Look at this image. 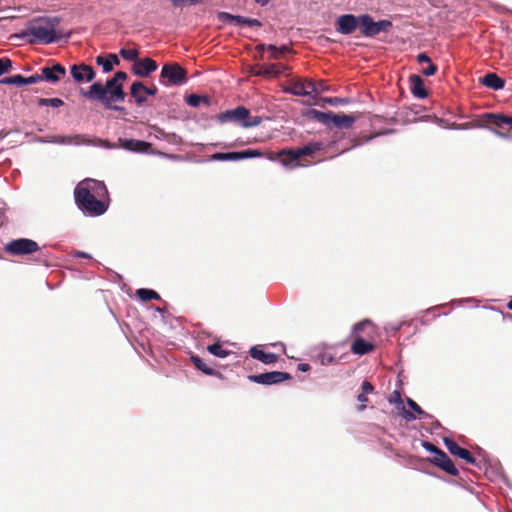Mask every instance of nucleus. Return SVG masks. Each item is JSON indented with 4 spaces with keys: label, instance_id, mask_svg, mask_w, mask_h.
<instances>
[{
    "label": "nucleus",
    "instance_id": "nucleus-8",
    "mask_svg": "<svg viewBox=\"0 0 512 512\" xmlns=\"http://www.w3.org/2000/svg\"><path fill=\"white\" fill-rule=\"evenodd\" d=\"M392 27V22L389 20L374 21L373 18L368 15H360V32L366 37H374L380 32H388Z\"/></svg>",
    "mask_w": 512,
    "mask_h": 512
},
{
    "label": "nucleus",
    "instance_id": "nucleus-40",
    "mask_svg": "<svg viewBox=\"0 0 512 512\" xmlns=\"http://www.w3.org/2000/svg\"><path fill=\"white\" fill-rule=\"evenodd\" d=\"M217 18L222 22L234 23L235 15L228 12H219Z\"/></svg>",
    "mask_w": 512,
    "mask_h": 512
},
{
    "label": "nucleus",
    "instance_id": "nucleus-52",
    "mask_svg": "<svg viewBox=\"0 0 512 512\" xmlns=\"http://www.w3.org/2000/svg\"><path fill=\"white\" fill-rule=\"evenodd\" d=\"M340 101H341V100H340L339 98H329V99L327 100V102H328V103H330V104H336V103H338V102H340Z\"/></svg>",
    "mask_w": 512,
    "mask_h": 512
},
{
    "label": "nucleus",
    "instance_id": "nucleus-23",
    "mask_svg": "<svg viewBox=\"0 0 512 512\" xmlns=\"http://www.w3.org/2000/svg\"><path fill=\"white\" fill-rule=\"evenodd\" d=\"M286 67L281 64H263L253 67V74L257 76H277Z\"/></svg>",
    "mask_w": 512,
    "mask_h": 512
},
{
    "label": "nucleus",
    "instance_id": "nucleus-28",
    "mask_svg": "<svg viewBox=\"0 0 512 512\" xmlns=\"http://www.w3.org/2000/svg\"><path fill=\"white\" fill-rule=\"evenodd\" d=\"M374 391L373 385L369 381H364L361 386V393L357 396L360 405L358 406L359 411H363L366 408L368 402V395Z\"/></svg>",
    "mask_w": 512,
    "mask_h": 512
},
{
    "label": "nucleus",
    "instance_id": "nucleus-35",
    "mask_svg": "<svg viewBox=\"0 0 512 512\" xmlns=\"http://www.w3.org/2000/svg\"><path fill=\"white\" fill-rule=\"evenodd\" d=\"M38 104L40 106H51L54 108H58L64 105V102L60 98H39Z\"/></svg>",
    "mask_w": 512,
    "mask_h": 512
},
{
    "label": "nucleus",
    "instance_id": "nucleus-31",
    "mask_svg": "<svg viewBox=\"0 0 512 512\" xmlns=\"http://www.w3.org/2000/svg\"><path fill=\"white\" fill-rule=\"evenodd\" d=\"M207 351L209 353H211L212 355L220 357V358H225L230 353L228 350L224 349L219 342L209 345L207 347Z\"/></svg>",
    "mask_w": 512,
    "mask_h": 512
},
{
    "label": "nucleus",
    "instance_id": "nucleus-6",
    "mask_svg": "<svg viewBox=\"0 0 512 512\" xmlns=\"http://www.w3.org/2000/svg\"><path fill=\"white\" fill-rule=\"evenodd\" d=\"M312 113L318 122L328 127L349 128L354 123V117L345 114H336L331 111L321 112L317 110H313Z\"/></svg>",
    "mask_w": 512,
    "mask_h": 512
},
{
    "label": "nucleus",
    "instance_id": "nucleus-22",
    "mask_svg": "<svg viewBox=\"0 0 512 512\" xmlns=\"http://www.w3.org/2000/svg\"><path fill=\"white\" fill-rule=\"evenodd\" d=\"M157 69V63L151 58L136 60L132 71L139 77H147Z\"/></svg>",
    "mask_w": 512,
    "mask_h": 512
},
{
    "label": "nucleus",
    "instance_id": "nucleus-2",
    "mask_svg": "<svg viewBox=\"0 0 512 512\" xmlns=\"http://www.w3.org/2000/svg\"><path fill=\"white\" fill-rule=\"evenodd\" d=\"M61 19L58 16H40L30 20L26 29L15 34V37L25 40L28 44H51L62 37L69 38L70 33L64 34L57 29Z\"/></svg>",
    "mask_w": 512,
    "mask_h": 512
},
{
    "label": "nucleus",
    "instance_id": "nucleus-7",
    "mask_svg": "<svg viewBox=\"0 0 512 512\" xmlns=\"http://www.w3.org/2000/svg\"><path fill=\"white\" fill-rule=\"evenodd\" d=\"M4 250L11 256H25L38 252L40 246L32 239L18 238L8 242Z\"/></svg>",
    "mask_w": 512,
    "mask_h": 512
},
{
    "label": "nucleus",
    "instance_id": "nucleus-42",
    "mask_svg": "<svg viewBox=\"0 0 512 512\" xmlns=\"http://www.w3.org/2000/svg\"><path fill=\"white\" fill-rule=\"evenodd\" d=\"M422 446L429 452L431 453H434V456H438V453L439 452H442L441 449H439L437 446H435L434 444L430 443V442H427V441H424Z\"/></svg>",
    "mask_w": 512,
    "mask_h": 512
},
{
    "label": "nucleus",
    "instance_id": "nucleus-41",
    "mask_svg": "<svg viewBox=\"0 0 512 512\" xmlns=\"http://www.w3.org/2000/svg\"><path fill=\"white\" fill-rule=\"evenodd\" d=\"M157 132L161 136L165 137L169 142L178 143L180 140V138L174 133L168 134V133H165L164 130H162V129H158Z\"/></svg>",
    "mask_w": 512,
    "mask_h": 512
},
{
    "label": "nucleus",
    "instance_id": "nucleus-25",
    "mask_svg": "<svg viewBox=\"0 0 512 512\" xmlns=\"http://www.w3.org/2000/svg\"><path fill=\"white\" fill-rule=\"evenodd\" d=\"M389 402L392 403V404H395L397 406V408L400 410V415L406 419L407 421H412V420H415L416 419V416L413 412L407 410L405 407H404V404H403V400L401 398V394L400 392L398 391H394L390 396H389Z\"/></svg>",
    "mask_w": 512,
    "mask_h": 512
},
{
    "label": "nucleus",
    "instance_id": "nucleus-11",
    "mask_svg": "<svg viewBox=\"0 0 512 512\" xmlns=\"http://www.w3.org/2000/svg\"><path fill=\"white\" fill-rule=\"evenodd\" d=\"M264 156V153L258 149H248L237 152H217L211 155V160L214 161H238L248 158H257Z\"/></svg>",
    "mask_w": 512,
    "mask_h": 512
},
{
    "label": "nucleus",
    "instance_id": "nucleus-50",
    "mask_svg": "<svg viewBox=\"0 0 512 512\" xmlns=\"http://www.w3.org/2000/svg\"><path fill=\"white\" fill-rule=\"evenodd\" d=\"M268 45H269V44H259V45H257V46H256V49H257L258 51H264V50H267V46H268Z\"/></svg>",
    "mask_w": 512,
    "mask_h": 512
},
{
    "label": "nucleus",
    "instance_id": "nucleus-29",
    "mask_svg": "<svg viewBox=\"0 0 512 512\" xmlns=\"http://www.w3.org/2000/svg\"><path fill=\"white\" fill-rule=\"evenodd\" d=\"M191 362L194 364V366L202 371L206 375L211 376H220V372L214 370L213 368L209 367L199 356L192 355L191 356Z\"/></svg>",
    "mask_w": 512,
    "mask_h": 512
},
{
    "label": "nucleus",
    "instance_id": "nucleus-21",
    "mask_svg": "<svg viewBox=\"0 0 512 512\" xmlns=\"http://www.w3.org/2000/svg\"><path fill=\"white\" fill-rule=\"evenodd\" d=\"M482 121L485 125H494L497 128L503 129L505 126L512 129V116L496 113H485L482 116Z\"/></svg>",
    "mask_w": 512,
    "mask_h": 512
},
{
    "label": "nucleus",
    "instance_id": "nucleus-15",
    "mask_svg": "<svg viewBox=\"0 0 512 512\" xmlns=\"http://www.w3.org/2000/svg\"><path fill=\"white\" fill-rule=\"evenodd\" d=\"M40 71L41 74H38V77L41 78V81L45 80L50 83H57L66 75L65 67L59 63H56L51 67L44 66Z\"/></svg>",
    "mask_w": 512,
    "mask_h": 512
},
{
    "label": "nucleus",
    "instance_id": "nucleus-4",
    "mask_svg": "<svg viewBox=\"0 0 512 512\" xmlns=\"http://www.w3.org/2000/svg\"><path fill=\"white\" fill-rule=\"evenodd\" d=\"M322 149V144L319 142H311L297 149H283L277 154L273 152L267 155L268 159L276 160L280 158V162L283 166L290 169H294L300 166H307V164L301 163L300 159L304 156H311L315 152Z\"/></svg>",
    "mask_w": 512,
    "mask_h": 512
},
{
    "label": "nucleus",
    "instance_id": "nucleus-9",
    "mask_svg": "<svg viewBox=\"0 0 512 512\" xmlns=\"http://www.w3.org/2000/svg\"><path fill=\"white\" fill-rule=\"evenodd\" d=\"M370 321L364 320L354 325L353 327V335L354 340L351 344V352L355 355H365L371 353L375 349V345L372 342L366 341L361 335L360 332L365 328V326L370 325Z\"/></svg>",
    "mask_w": 512,
    "mask_h": 512
},
{
    "label": "nucleus",
    "instance_id": "nucleus-14",
    "mask_svg": "<svg viewBox=\"0 0 512 512\" xmlns=\"http://www.w3.org/2000/svg\"><path fill=\"white\" fill-rule=\"evenodd\" d=\"M158 92V89L156 86L146 87L144 84L140 81H136L131 85L130 94L135 99L138 106H141L143 103L146 102V96L145 95H156Z\"/></svg>",
    "mask_w": 512,
    "mask_h": 512
},
{
    "label": "nucleus",
    "instance_id": "nucleus-16",
    "mask_svg": "<svg viewBox=\"0 0 512 512\" xmlns=\"http://www.w3.org/2000/svg\"><path fill=\"white\" fill-rule=\"evenodd\" d=\"M73 79L78 82H90L95 78L94 69L84 63L75 64L70 69Z\"/></svg>",
    "mask_w": 512,
    "mask_h": 512
},
{
    "label": "nucleus",
    "instance_id": "nucleus-55",
    "mask_svg": "<svg viewBox=\"0 0 512 512\" xmlns=\"http://www.w3.org/2000/svg\"><path fill=\"white\" fill-rule=\"evenodd\" d=\"M494 132H495L497 135H499L500 137H505V136H506V134H505L504 132H501V131H499V130H494Z\"/></svg>",
    "mask_w": 512,
    "mask_h": 512
},
{
    "label": "nucleus",
    "instance_id": "nucleus-1",
    "mask_svg": "<svg viewBox=\"0 0 512 512\" xmlns=\"http://www.w3.org/2000/svg\"><path fill=\"white\" fill-rule=\"evenodd\" d=\"M74 198L78 208L89 216H100L108 209V189L98 180L85 179L74 190Z\"/></svg>",
    "mask_w": 512,
    "mask_h": 512
},
{
    "label": "nucleus",
    "instance_id": "nucleus-56",
    "mask_svg": "<svg viewBox=\"0 0 512 512\" xmlns=\"http://www.w3.org/2000/svg\"><path fill=\"white\" fill-rule=\"evenodd\" d=\"M508 309L512 310V299L507 304Z\"/></svg>",
    "mask_w": 512,
    "mask_h": 512
},
{
    "label": "nucleus",
    "instance_id": "nucleus-57",
    "mask_svg": "<svg viewBox=\"0 0 512 512\" xmlns=\"http://www.w3.org/2000/svg\"><path fill=\"white\" fill-rule=\"evenodd\" d=\"M238 144L237 143H234L232 145H230V147H236Z\"/></svg>",
    "mask_w": 512,
    "mask_h": 512
},
{
    "label": "nucleus",
    "instance_id": "nucleus-12",
    "mask_svg": "<svg viewBox=\"0 0 512 512\" xmlns=\"http://www.w3.org/2000/svg\"><path fill=\"white\" fill-rule=\"evenodd\" d=\"M248 379L251 382L262 385H273L292 379V376L287 372L271 371L261 374L249 375Z\"/></svg>",
    "mask_w": 512,
    "mask_h": 512
},
{
    "label": "nucleus",
    "instance_id": "nucleus-5",
    "mask_svg": "<svg viewBox=\"0 0 512 512\" xmlns=\"http://www.w3.org/2000/svg\"><path fill=\"white\" fill-rule=\"evenodd\" d=\"M218 120L221 123L235 122L244 128L255 127L262 122L260 116H252L250 111L243 106L221 113Z\"/></svg>",
    "mask_w": 512,
    "mask_h": 512
},
{
    "label": "nucleus",
    "instance_id": "nucleus-10",
    "mask_svg": "<svg viewBox=\"0 0 512 512\" xmlns=\"http://www.w3.org/2000/svg\"><path fill=\"white\" fill-rule=\"evenodd\" d=\"M160 77L167 79L166 85L179 86L186 82L187 72L177 63L165 64L162 67Z\"/></svg>",
    "mask_w": 512,
    "mask_h": 512
},
{
    "label": "nucleus",
    "instance_id": "nucleus-47",
    "mask_svg": "<svg viewBox=\"0 0 512 512\" xmlns=\"http://www.w3.org/2000/svg\"><path fill=\"white\" fill-rule=\"evenodd\" d=\"M417 61L418 63L420 64H423V63H431V59L429 58V56L426 54V53H420L417 55Z\"/></svg>",
    "mask_w": 512,
    "mask_h": 512
},
{
    "label": "nucleus",
    "instance_id": "nucleus-51",
    "mask_svg": "<svg viewBox=\"0 0 512 512\" xmlns=\"http://www.w3.org/2000/svg\"><path fill=\"white\" fill-rule=\"evenodd\" d=\"M279 50L281 55L290 51L289 47L286 45H283Z\"/></svg>",
    "mask_w": 512,
    "mask_h": 512
},
{
    "label": "nucleus",
    "instance_id": "nucleus-36",
    "mask_svg": "<svg viewBox=\"0 0 512 512\" xmlns=\"http://www.w3.org/2000/svg\"><path fill=\"white\" fill-rule=\"evenodd\" d=\"M186 102L188 105L192 106V107H197L200 105L201 102H204L206 104L209 103V100L207 97L205 96H200V95H196V94H191L189 95L187 98H186Z\"/></svg>",
    "mask_w": 512,
    "mask_h": 512
},
{
    "label": "nucleus",
    "instance_id": "nucleus-27",
    "mask_svg": "<svg viewBox=\"0 0 512 512\" xmlns=\"http://www.w3.org/2000/svg\"><path fill=\"white\" fill-rule=\"evenodd\" d=\"M481 83L493 90H500L505 86V80L499 77L496 73H487L482 78Z\"/></svg>",
    "mask_w": 512,
    "mask_h": 512
},
{
    "label": "nucleus",
    "instance_id": "nucleus-33",
    "mask_svg": "<svg viewBox=\"0 0 512 512\" xmlns=\"http://www.w3.org/2000/svg\"><path fill=\"white\" fill-rule=\"evenodd\" d=\"M234 23L236 25H247V26H257V27H260L262 24L261 22L258 20V19H254V18H247V17H243V16H240V15H235V20H234Z\"/></svg>",
    "mask_w": 512,
    "mask_h": 512
},
{
    "label": "nucleus",
    "instance_id": "nucleus-53",
    "mask_svg": "<svg viewBox=\"0 0 512 512\" xmlns=\"http://www.w3.org/2000/svg\"><path fill=\"white\" fill-rule=\"evenodd\" d=\"M255 2H257L258 4H260L261 6H265L269 3L270 0H254Z\"/></svg>",
    "mask_w": 512,
    "mask_h": 512
},
{
    "label": "nucleus",
    "instance_id": "nucleus-49",
    "mask_svg": "<svg viewBox=\"0 0 512 512\" xmlns=\"http://www.w3.org/2000/svg\"><path fill=\"white\" fill-rule=\"evenodd\" d=\"M298 370L302 371V372H307L310 370V365L307 364V363H300L298 365Z\"/></svg>",
    "mask_w": 512,
    "mask_h": 512
},
{
    "label": "nucleus",
    "instance_id": "nucleus-18",
    "mask_svg": "<svg viewBox=\"0 0 512 512\" xmlns=\"http://www.w3.org/2000/svg\"><path fill=\"white\" fill-rule=\"evenodd\" d=\"M431 463L441 468L443 471L452 476H458L459 471L455 467L453 461L449 458V456L444 452H439L438 456H433L429 459Z\"/></svg>",
    "mask_w": 512,
    "mask_h": 512
},
{
    "label": "nucleus",
    "instance_id": "nucleus-45",
    "mask_svg": "<svg viewBox=\"0 0 512 512\" xmlns=\"http://www.w3.org/2000/svg\"><path fill=\"white\" fill-rule=\"evenodd\" d=\"M267 50L271 52V58L279 59L281 57L280 50L276 46L269 44Z\"/></svg>",
    "mask_w": 512,
    "mask_h": 512
},
{
    "label": "nucleus",
    "instance_id": "nucleus-24",
    "mask_svg": "<svg viewBox=\"0 0 512 512\" xmlns=\"http://www.w3.org/2000/svg\"><path fill=\"white\" fill-rule=\"evenodd\" d=\"M409 83H410V90L415 97L424 99L428 96V91L424 87V81L419 75H417V74L410 75Z\"/></svg>",
    "mask_w": 512,
    "mask_h": 512
},
{
    "label": "nucleus",
    "instance_id": "nucleus-44",
    "mask_svg": "<svg viewBox=\"0 0 512 512\" xmlns=\"http://www.w3.org/2000/svg\"><path fill=\"white\" fill-rule=\"evenodd\" d=\"M437 72V66L433 64L432 62L428 64L427 67L422 69V73L425 76H432Z\"/></svg>",
    "mask_w": 512,
    "mask_h": 512
},
{
    "label": "nucleus",
    "instance_id": "nucleus-13",
    "mask_svg": "<svg viewBox=\"0 0 512 512\" xmlns=\"http://www.w3.org/2000/svg\"><path fill=\"white\" fill-rule=\"evenodd\" d=\"M360 25V16H355L353 14H344L337 18L336 20V30L337 32L349 35L352 34Z\"/></svg>",
    "mask_w": 512,
    "mask_h": 512
},
{
    "label": "nucleus",
    "instance_id": "nucleus-3",
    "mask_svg": "<svg viewBox=\"0 0 512 512\" xmlns=\"http://www.w3.org/2000/svg\"><path fill=\"white\" fill-rule=\"evenodd\" d=\"M127 78L126 72L118 71L106 81L105 86L101 82H95L88 90H81V95L87 99L100 101L107 109L120 111L122 108L113 105V103L125 100L126 93L124 92L123 82Z\"/></svg>",
    "mask_w": 512,
    "mask_h": 512
},
{
    "label": "nucleus",
    "instance_id": "nucleus-19",
    "mask_svg": "<svg viewBox=\"0 0 512 512\" xmlns=\"http://www.w3.org/2000/svg\"><path fill=\"white\" fill-rule=\"evenodd\" d=\"M119 147L136 153H146L151 148V143L137 139H118Z\"/></svg>",
    "mask_w": 512,
    "mask_h": 512
},
{
    "label": "nucleus",
    "instance_id": "nucleus-34",
    "mask_svg": "<svg viewBox=\"0 0 512 512\" xmlns=\"http://www.w3.org/2000/svg\"><path fill=\"white\" fill-rule=\"evenodd\" d=\"M407 405L416 413V418H428L430 415L426 413L414 400L407 398Z\"/></svg>",
    "mask_w": 512,
    "mask_h": 512
},
{
    "label": "nucleus",
    "instance_id": "nucleus-39",
    "mask_svg": "<svg viewBox=\"0 0 512 512\" xmlns=\"http://www.w3.org/2000/svg\"><path fill=\"white\" fill-rule=\"evenodd\" d=\"M12 68V61L9 58H0V76L7 73Z\"/></svg>",
    "mask_w": 512,
    "mask_h": 512
},
{
    "label": "nucleus",
    "instance_id": "nucleus-26",
    "mask_svg": "<svg viewBox=\"0 0 512 512\" xmlns=\"http://www.w3.org/2000/svg\"><path fill=\"white\" fill-rule=\"evenodd\" d=\"M252 358L261 361L264 364H272L278 360V355L263 351L260 346H253L249 350Z\"/></svg>",
    "mask_w": 512,
    "mask_h": 512
},
{
    "label": "nucleus",
    "instance_id": "nucleus-37",
    "mask_svg": "<svg viewBox=\"0 0 512 512\" xmlns=\"http://www.w3.org/2000/svg\"><path fill=\"white\" fill-rule=\"evenodd\" d=\"M120 55L128 61H134L137 59L139 52L136 49H121Z\"/></svg>",
    "mask_w": 512,
    "mask_h": 512
},
{
    "label": "nucleus",
    "instance_id": "nucleus-43",
    "mask_svg": "<svg viewBox=\"0 0 512 512\" xmlns=\"http://www.w3.org/2000/svg\"><path fill=\"white\" fill-rule=\"evenodd\" d=\"M313 84L315 87V92H314L315 94L322 93L328 89L327 85L322 80H319V81L313 80Z\"/></svg>",
    "mask_w": 512,
    "mask_h": 512
},
{
    "label": "nucleus",
    "instance_id": "nucleus-54",
    "mask_svg": "<svg viewBox=\"0 0 512 512\" xmlns=\"http://www.w3.org/2000/svg\"><path fill=\"white\" fill-rule=\"evenodd\" d=\"M77 255L79 257H83V258H90V256L88 254L84 253V252H79Z\"/></svg>",
    "mask_w": 512,
    "mask_h": 512
},
{
    "label": "nucleus",
    "instance_id": "nucleus-46",
    "mask_svg": "<svg viewBox=\"0 0 512 512\" xmlns=\"http://www.w3.org/2000/svg\"><path fill=\"white\" fill-rule=\"evenodd\" d=\"M0 83L6 84V85H16L17 86L16 75L5 77L0 80Z\"/></svg>",
    "mask_w": 512,
    "mask_h": 512
},
{
    "label": "nucleus",
    "instance_id": "nucleus-17",
    "mask_svg": "<svg viewBox=\"0 0 512 512\" xmlns=\"http://www.w3.org/2000/svg\"><path fill=\"white\" fill-rule=\"evenodd\" d=\"M288 92L298 96H308L315 92L312 79H299L290 83Z\"/></svg>",
    "mask_w": 512,
    "mask_h": 512
},
{
    "label": "nucleus",
    "instance_id": "nucleus-30",
    "mask_svg": "<svg viewBox=\"0 0 512 512\" xmlns=\"http://www.w3.org/2000/svg\"><path fill=\"white\" fill-rule=\"evenodd\" d=\"M138 298L144 302L160 299V295L151 289L141 288L136 291Z\"/></svg>",
    "mask_w": 512,
    "mask_h": 512
},
{
    "label": "nucleus",
    "instance_id": "nucleus-20",
    "mask_svg": "<svg viewBox=\"0 0 512 512\" xmlns=\"http://www.w3.org/2000/svg\"><path fill=\"white\" fill-rule=\"evenodd\" d=\"M444 444L447 448V450L454 456H457L463 460H465L467 463L476 464V459L473 457L471 452L465 448L460 447L454 440L452 439H445Z\"/></svg>",
    "mask_w": 512,
    "mask_h": 512
},
{
    "label": "nucleus",
    "instance_id": "nucleus-32",
    "mask_svg": "<svg viewBox=\"0 0 512 512\" xmlns=\"http://www.w3.org/2000/svg\"><path fill=\"white\" fill-rule=\"evenodd\" d=\"M16 81H17V86H22V85H29V84H35V83H38L41 81V78L38 77V74H34V75H31L29 77H24L20 74H17L16 75Z\"/></svg>",
    "mask_w": 512,
    "mask_h": 512
},
{
    "label": "nucleus",
    "instance_id": "nucleus-48",
    "mask_svg": "<svg viewBox=\"0 0 512 512\" xmlns=\"http://www.w3.org/2000/svg\"><path fill=\"white\" fill-rule=\"evenodd\" d=\"M107 58L113 63V66L119 65V63H120L116 54H109Z\"/></svg>",
    "mask_w": 512,
    "mask_h": 512
},
{
    "label": "nucleus",
    "instance_id": "nucleus-38",
    "mask_svg": "<svg viewBox=\"0 0 512 512\" xmlns=\"http://www.w3.org/2000/svg\"><path fill=\"white\" fill-rule=\"evenodd\" d=\"M96 63L103 67V71L105 73H108L113 69V63L108 58H105L103 56H98L96 58Z\"/></svg>",
    "mask_w": 512,
    "mask_h": 512
}]
</instances>
